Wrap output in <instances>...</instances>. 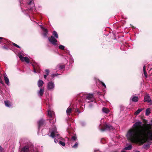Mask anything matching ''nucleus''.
I'll list each match as a JSON object with an SVG mask.
<instances>
[{
	"instance_id": "f257e3e1",
	"label": "nucleus",
	"mask_w": 152,
	"mask_h": 152,
	"mask_svg": "<svg viewBox=\"0 0 152 152\" xmlns=\"http://www.w3.org/2000/svg\"><path fill=\"white\" fill-rule=\"evenodd\" d=\"M133 128L128 132L126 137L130 141L140 142L143 144L147 140L152 142V129L150 126H143L140 121L136 122L133 125Z\"/></svg>"
},
{
	"instance_id": "f03ea898",
	"label": "nucleus",
	"mask_w": 152,
	"mask_h": 152,
	"mask_svg": "<svg viewBox=\"0 0 152 152\" xmlns=\"http://www.w3.org/2000/svg\"><path fill=\"white\" fill-rule=\"evenodd\" d=\"M53 36H51L50 37L48 38L49 42L53 45H57V41L56 39L58 38V35L57 33L55 31H53Z\"/></svg>"
},
{
	"instance_id": "7ed1b4c3",
	"label": "nucleus",
	"mask_w": 152,
	"mask_h": 152,
	"mask_svg": "<svg viewBox=\"0 0 152 152\" xmlns=\"http://www.w3.org/2000/svg\"><path fill=\"white\" fill-rule=\"evenodd\" d=\"M55 87V85L54 82L50 81L47 84V89L48 91H53Z\"/></svg>"
},
{
	"instance_id": "20e7f679",
	"label": "nucleus",
	"mask_w": 152,
	"mask_h": 152,
	"mask_svg": "<svg viewBox=\"0 0 152 152\" xmlns=\"http://www.w3.org/2000/svg\"><path fill=\"white\" fill-rule=\"evenodd\" d=\"M49 131L51 132V134L50 136L53 138L56 135L58 136L59 135V134H56V133H57V131L55 127H54L53 130H52L51 128H50Z\"/></svg>"
},
{
	"instance_id": "39448f33",
	"label": "nucleus",
	"mask_w": 152,
	"mask_h": 152,
	"mask_svg": "<svg viewBox=\"0 0 152 152\" xmlns=\"http://www.w3.org/2000/svg\"><path fill=\"white\" fill-rule=\"evenodd\" d=\"M18 57L22 61H25L27 63H29V59L27 57H23L22 56L21 54L18 55Z\"/></svg>"
},
{
	"instance_id": "423d86ee",
	"label": "nucleus",
	"mask_w": 152,
	"mask_h": 152,
	"mask_svg": "<svg viewBox=\"0 0 152 152\" xmlns=\"http://www.w3.org/2000/svg\"><path fill=\"white\" fill-rule=\"evenodd\" d=\"M32 65L33 67V72L36 73H39L40 72V70L38 69V65L37 64H32Z\"/></svg>"
},
{
	"instance_id": "0eeeda50",
	"label": "nucleus",
	"mask_w": 152,
	"mask_h": 152,
	"mask_svg": "<svg viewBox=\"0 0 152 152\" xmlns=\"http://www.w3.org/2000/svg\"><path fill=\"white\" fill-rule=\"evenodd\" d=\"M86 101L88 103L93 102L95 100V98L93 96H87L86 97Z\"/></svg>"
},
{
	"instance_id": "6e6552de",
	"label": "nucleus",
	"mask_w": 152,
	"mask_h": 152,
	"mask_svg": "<svg viewBox=\"0 0 152 152\" xmlns=\"http://www.w3.org/2000/svg\"><path fill=\"white\" fill-rule=\"evenodd\" d=\"M48 115L50 118H52L53 117H55V114L54 112L51 110V109H50L48 111Z\"/></svg>"
},
{
	"instance_id": "1a4fd4ad",
	"label": "nucleus",
	"mask_w": 152,
	"mask_h": 152,
	"mask_svg": "<svg viewBox=\"0 0 152 152\" xmlns=\"http://www.w3.org/2000/svg\"><path fill=\"white\" fill-rule=\"evenodd\" d=\"M113 129V126H111L110 125L106 124L104 126V129H101V130L102 131H104L105 130H110Z\"/></svg>"
},
{
	"instance_id": "9d476101",
	"label": "nucleus",
	"mask_w": 152,
	"mask_h": 152,
	"mask_svg": "<svg viewBox=\"0 0 152 152\" xmlns=\"http://www.w3.org/2000/svg\"><path fill=\"white\" fill-rule=\"evenodd\" d=\"M41 28L43 31V35L44 37H47L48 31L47 29L41 26Z\"/></svg>"
},
{
	"instance_id": "9b49d317",
	"label": "nucleus",
	"mask_w": 152,
	"mask_h": 152,
	"mask_svg": "<svg viewBox=\"0 0 152 152\" xmlns=\"http://www.w3.org/2000/svg\"><path fill=\"white\" fill-rule=\"evenodd\" d=\"M144 101L145 102H149L151 104H152V100H151L149 96H145L144 97Z\"/></svg>"
},
{
	"instance_id": "f8f14e48",
	"label": "nucleus",
	"mask_w": 152,
	"mask_h": 152,
	"mask_svg": "<svg viewBox=\"0 0 152 152\" xmlns=\"http://www.w3.org/2000/svg\"><path fill=\"white\" fill-rule=\"evenodd\" d=\"M73 109L71 107H68L66 110V113L67 115H69L73 111Z\"/></svg>"
},
{
	"instance_id": "ddd939ff",
	"label": "nucleus",
	"mask_w": 152,
	"mask_h": 152,
	"mask_svg": "<svg viewBox=\"0 0 152 152\" xmlns=\"http://www.w3.org/2000/svg\"><path fill=\"white\" fill-rule=\"evenodd\" d=\"M65 66L64 65L59 64L56 66V69L57 70H60L64 68Z\"/></svg>"
},
{
	"instance_id": "4468645a",
	"label": "nucleus",
	"mask_w": 152,
	"mask_h": 152,
	"mask_svg": "<svg viewBox=\"0 0 152 152\" xmlns=\"http://www.w3.org/2000/svg\"><path fill=\"white\" fill-rule=\"evenodd\" d=\"M29 149V147L28 146H26L22 148L20 152H28Z\"/></svg>"
},
{
	"instance_id": "2eb2a0df",
	"label": "nucleus",
	"mask_w": 152,
	"mask_h": 152,
	"mask_svg": "<svg viewBox=\"0 0 152 152\" xmlns=\"http://www.w3.org/2000/svg\"><path fill=\"white\" fill-rule=\"evenodd\" d=\"M4 80L5 83L8 86H10L9 80L8 77L6 75L4 76Z\"/></svg>"
},
{
	"instance_id": "dca6fc26",
	"label": "nucleus",
	"mask_w": 152,
	"mask_h": 152,
	"mask_svg": "<svg viewBox=\"0 0 152 152\" xmlns=\"http://www.w3.org/2000/svg\"><path fill=\"white\" fill-rule=\"evenodd\" d=\"M44 84V82L41 80H39L37 83L38 86L39 87H41Z\"/></svg>"
},
{
	"instance_id": "f3484780",
	"label": "nucleus",
	"mask_w": 152,
	"mask_h": 152,
	"mask_svg": "<svg viewBox=\"0 0 152 152\" xmlns=\"http://www.w3.org/2000/svg\"><path fill=\"white\" fill-rule=\"evenodd\" d=\"M44 122V121L42 119H41L38 121V124L39 129L40 127L43 125Z\"/></svg>"
},
{
	"instance_id": "a211bd4d",
	"label": "nucleus",
	"mask_w": 152,
	"mask_h": 152,
	"mask_svg": "<svg viewBox=\"0 0 152 152\" xmlns=\"http://www.w3.org/2000/svg\"><path fill=\"white\" fill-rule=\"evenodd\" d=\"M102 111L103 112L105 113H108L109 112V110L106 108L103 107L102 109Z\"/></svg>"
},
{
	"instance_id": "6ab92c4d",
	"label": "nucleus",
	"mask_w": 152,
	"mask_h": 152,
	"mask_svg": "<svg viewBox=\"0 0 152 152\" xmlns=\"http://www.w3.org/2000/svg\"><path fill=\"white\" fill-rule=\"evenodd\" d=\"M4 103L5 106L7 107H10L12 106L11 104L9 101H5Z\"/></svg>"
},
{
	"instance_id": "aec40b11",
	"label": "nucleus",
	"mask_w": 152,
	"mask_h": 152,
	"mask_svg": "<svg viewBox=\"0 0 152 152\" xmlns=\"http://www.w3.org/2000/svg\"><path fill=\"white\" fill-rule=\"evenodd\" d=\"M132 101L134 102H136L138 100V97L136 96H134L132 98Z\"/></svg>"
},
{
	"instance_id": "412c9836",
	"label": "nucleus",
	"mask_w": 152,
	"mask_h": 152,
	"mask_svg": "<svg viewBox=\"0 0 152 152\" xmlns=\"http://www.w3.org/2000/svg\"><path fill=\"white\" fill-rule=\"evenodd\" d=\"M143 109L142 108L139 109L134 113V114L136 115H137Z\"/></svg>"
},
{
	"instance_id": "4be33fe9",
	"label": "nucleus",
	"mask_w": 152,
	"mask_h": 152,
	"mask_svg": "<svg viewBox=\"0 0 152 152\" xmlns=\"http://www.w3.org/2000/svg\"><path fill=\"white\" fill-rule=\"evenodd\" d=\"M50 118V123L53 124L55 123L56 122V119L55 118V117Z\"/></svg>"
},
{
	"instance_id": "5701e85b",
	"label": "nucleus",
	"mask_w": 152,
	"mask_h": 152,
	"mask_svg": "<svg viewBox=\"0 0 152 152\" xmlns=\"http://www.w3.org/2000/svg\"><path fill=\"white\" fill-rule=\"evenodd\" d=\"M150 113V108H148L146 110V115H148Z\"/></svg>"
},
{
	"instance_id": "b1692460",
	"label": "nucleus",
	"mask_w": 152,
	"mask_h": 152,
	"mask_svg": "<svg viewBox=\"0 0 152 152\" xmlns=\"http://www.w3.org/2000/svg\"><path fill=\"white\" fill-rule=\"evenodd\" d=\"M132 148V146L131 145H129L128 146L124 148V149L126 150H130Z\"/></svg>"
},
{
	"instance_id": "393cba45",
	"label": "nucleus",
	"mask_w": 152,
	"mask_h": 152,
	"mask_svg": "<svg viewBox=\"0 0 152 152\" xmlns=\"http://www.w3.org/2000/svg\"><path fill=\"white\" fill-rule=\"evenodd\" d=\"M44 91V89L42 88H41L39 91V94L40 95H42Z\"/></svg>"
},
{
	"instance_id": "a878e982",
	"label": "nucleus",
	"mask_w": 152,
	"mask_h": 152,
	"mask_svg": "<svg viewBox=\"0 0 152 152\" xmlns=\"http://www.w3.org/2000/svg\"><path fill=\"white\" fill-rule=\"evenodd\" d=\"M61 50H66L64 46L62 45H60L58 47Z\"/></svg>"
},
{
	"instance_id": "bb28decb",
	"label": "nucleus",
	"mask_w": 152,
	"mask_h": 152,
	"mask_svg": "<svg viewBox=\"0 0 152 152\" xmlns=\"http://www.w3.org/2000/svg\"><path fill=\"white\" fill-rule=\"evenodd\" d=\"M28 5H30V6H31V7L32 8L33 7H34V4L33 3V2L32 1H30L28 3Z\"/></svg>"
},
{
	"instance_id": "cd10ccee",
	"label": "nucleus",
	"mask_w": 152,
	"mask_h": 152,
	"mask_svg": "<svg viewBox=\"0 0 152 152\" xmlns=\"http://www.w3.org/2000/svg\"><path fill=\"white\" fill-rule=\"evenodd\" d=\"M2 39H4L5 41H6V40H5V39L3 37H0V43H5V42H4V40H2Z\"/></svg>"
},
{
	"instance_id": "c85d7f7f",
	"label": "nucleus",
	"mask_w": 152,
	"mask_h": 152,
	"mask_svg": "<svg viewBox=\"0 0 152 152\" xmlns=\"http://www.w3.org/2000/svg\"><path fill=\"white\" fill-rule=\"evenodd\" d=\"M59 144L61 145L62 146H64L65 145V143L61 141L59 142Z\"/></svg>"
},
{
	"instance_id": "c756f323",
	"label": "nucleus",
	"mask_w": 152,
	"mask_h": 152,
	"mask_svg": "<svg viewBox=\"0 0 152 152\" xmlns=\"http://www.w3.org/2000/svg\"><path fill=\"white\" fill-rule=\"evenodd\" d=\"M76 139V137L75 136H73L71 140L73 141H75Z\"/></svg>"
},
{
	"instance_id": "7c9ffc66",
	"label": "nucleus",
	"mask_w": 152,
	"mask_h": 152,
	"mask_svg": "<svg viewBox=\"0 0 152 152\" xmlns=\"http://www.w3.org/2000/svg\"><path fill=\"white\" fill-rule=\"evenodd\" d=\"M100 82L102 84V85L105 88H106V87L105 84L102 82L100 81Z\"/></svg>"
},
{
	"instance_id": "2f4dec72",
	"label": "nucleus",
	"mask_w": 152,
	"mask_h": 152,
	"mask_svg": "<svg viewBox=\"0 0 152 152\" xmlns=\"http://www.w3.org/2000/svg\"><path fill=\"white\" fill-rule=\"evenodd\" d=\"M12 44L15 46H16L18 48H20V47L18 45H17L16 44L14 43H12Z\"/></svg>"
},
{
	"instance_id": "473e14b6",
	"label": "nucleus",
	"mask_w": 152,
	"mask_h": 152,
	"mask_svg": "<svg viewBox=\"0 0 152 152\" xmlns=\"http://www.w3.org/2000/svg\"><path fill=\"white\" fill-rule=\"evenodd\" d=\"M45 72H46V73H47V75H48L49 74V70L48 69H46L45 70Z\"/></svg>"
},
{
	"instance_id": "72a5a7b5",
	"label": "nucleus",
	"mask_w": 152,
	"mask_h": 152,
	"mask_svg": "<svg viewBox=\"0 0 152 152\" xmlns=\"http://www.w3.org/2000/svg\"><path fill=\"white\" fill-rule=\"evenodd\" d=\"M83 95H93V94H89V93H85V94H84Z\"/></svg>"
},
{
	"instance_id": "f704fd0d",
	"label": "nucleus",
	"mask_w": 152,
	"mask_h": 152,
	"mask_svg": "<svg viewBox=\"0 0 152 152\" xmlns=\"http://www.w3.org/2000/svg\"><path fill=\"white\" fill-rule=\"evenodd\" d=\"M143 70L144 72H146L145 71V66H144L143 67Z\"/></svg>"
},
{
	"instance_id": "c9c22d12",
	"label": "nucleus",
	"mask_w": 152,
	"mask_h": 152,
	"mask_svg": "<svg viewBox=\"0 0 152 152\" xmlns=\"http://www.w3.org/2000/svg\"><path fill=\"white\" fill-rule=\"evenodd\" d=\"M144 72V75L145 76V77L147 78V74L146 72Z\"/></svg>"
},
{
	"instance_id": "e433bc0d",
	"label": "nucleus",
	"mask_w": 152,
	"mask_h": 152,
	"mask_svg": "<svg viewBox=\"0 0 152 152\" xmlns=\"http://www.w3.org/2000/svg\"><path fill=\"white\" fill-rule=\"evenodd\" d=\"M2 48L4 49H6V50L7 49V48L5 46H2Z\"/></svg>"
},
{
	"instance_id": "4c0bfd02",
	"label": "nucleus",
	"mask_w": 152,
	"mask_h": 152,
	"mask_svg": "<svg viewBox=\"0 0 152 152\" xmlns=\"http://www.w3.org/2000/svg\"><path fill=\"white\" fill-rule=\"evenodd\" d=\"M48 75H47V74L44 75V78L45 79H46V78H47V76H48Z\"/></svg>"
},
{
	"instance_id": "58836bf2",
	"label": "nucleus",
	"mask_w": 152,
	"mask_h": 152,
	"mask_svg": "<svg viewBox=\"0 0 152 152\" xmlns=\"http://www.w3.org/2000/svg\"><path fill=\"white\" fill-rule=\"evenodd\" d=\"M56 74H53L51 75V76L52 77H53L54 76H56Z\"/></svg>"
},
{
	"instance_id": "ea45409f",
	"label": "nucleus",
	"mask_w": 152,
	"mask_h": 152,
	"mask_svg": "<svg viewBox=\"0 0 152 152\" xmlns=\"http://www.w3.org/2000/svg\"><path fill=\"white\" fill-rule=\"evenodd\" d=\"M54 142L55 143H56L58 142V140L57 139H55L54 140Z\"/></svg>"
},
{
	"instance_id": "a19ab883",
	"label": "nucleus",
	"mask_w": 152,
	"mask_h": 152,
	"mask_svg": "<svg viewBox=\"0 0 152 152\" xmlns=\"http://www.w3.org/2000/svg\"><path fill=\"white\" fill-rule=\"evenodd\" d=\"M76 146V143H75L73 146V147L75 148Z\"/></svg>"
},
{
	"instance_id": "79ce46f5",
	"label": "nucleus",
	"mask_w": 152,
	"mask_h": 152,
	"mask_svg": "<svg viewBox=\"0 0 152 152\" xmlns=\"http://www.w3.org/2000/svg\"><path fill=\"white\" fill-rule=\"evenodd\" d=\"M2 150V148L1 146H0V151H1Z\"/></svg>"
},
{
	"instance_id": "37998d69",
	"label": "nucleus",
	"mask_w": 152,
	"mask_h": 152,
	"mask_svg": "<svg viewBox=\"0 0 152 152\" xmlns=\"http://www.w3.org/2000/svg\"><path fill=\"white\" fill-rule=\"evenodd\" d=\"M148 145H144L143 146V147H144V148H145V147H146V146H147Z\"/></svg>"
},
{
	"instance_id": "c03bdc74",
	"label": "nucleus",
	"mask_w": 152,
	"mask_h": 152,
	"mask_svg": "<svg viewBox=\"0 0 152 152\" xmlns=\"http://www.w3.org/2000/svg\"><path fill=\"white\" fill-rule=\"evenodd\" d=\"M121 152H127L126 151L124 150L122 151Z\"/></svg>"
},
{
	"instance_id": "a18cd8bd",
	"label": "nucleus",
	"mask_w": 152,
	"mask_h": 152,
	"mask_svg": "<svg viewBox=\"0 0 152 152\" xmlns=\"http://www.w3.org/2000/svg\"><path fill=\"white\" fill-rule=\"evenodd\" d=\"M76 111H77V112L78 111V110H77Z\"/></svg>"
}]
</instances>
